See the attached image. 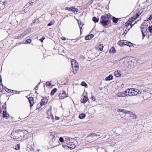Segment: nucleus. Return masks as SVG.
<instances>
[{
  "instance_id": "cd10ccee",
  "label": "nucleus",
  "mask_w": 152,
  "mask_h": 152,
  "mask_svg": "<svg viewBox=\"0 0 152 152\" xmlns=\"http://www.w3.org/2000/svg\"><path fill=\"white\" fill-rule=\"evenodd\" d=\"M75 10V7H70V8H68V7H67V10H69L70 11H72L74 12Z\"/></svg>"
},
{
  "instance_id": "473e14b6",
  "label": "nucleus",
  "mask_w": 152,
  "mask_h": 152,
  "mask_svg": "<svg viewBox=\"0 0 152 152\" xmlns=\"http://www.w3.org/2000/svg\"><path fill=\"white\" fill-rule=\"evenodd\" d=\"M28 34V33L27 31H25L21 35H22V37H24L26 36Z\"/></svg>"
},
{
  "instance_id": "f8f14e48",
  "label": "nucleus",
  "mask_w": 152,
  "mask_h": 152,
  "mask_svg": "<svg viewBox=\"0 0 152 152\" xmlns=\"http://www.w3.org/2000/svg\"><path fill=\"white\" fill-rule=\"evenodd\" d=\"M88 99L87 96H84L83 97V99L81 100V102L82 103H85L88 100Z\"/></svg>"
},
{
  "instance_id": "a878e982",
  "label": "nucleus",
  "mask_w": 152,
  "mask_h": 152,
  "mask_svg": "<svg viewBox=\"0 0 152 152\" xmlns=\"http://www.w3.org/2000/svg\"><path fill=\"white\" fill-rule=\"evenodd\" d=\"M110 51L111 53H115L116 52V50L115 48L113 47H112L110 48Z\"/></svg>"
},
{
  "instance_id": "2f4dec72",
  "label": "nucleus",
  "mask_w": 152,
  "mask_h": 152,
  "mask_svg": "<svg viewBox=\"0 0 152 152\" xmlns=\"http://www.w3.org/2000/svg\"><path fill=\"white\" fill-rule=\"evenodd\" d=\"M126 113L129 114L130 115V116L133 113L132 112L126 110V111H125V114H126Z\"/></svg>"
},
{
  "instance_id": "9d476101",
  "label": "nucleus",
  "mask_w": 152,
  "mask_h": 152,
  "mask_svg": "<svg viewBox=\"0 0 152 152\" xmlns=\"http://www.w3.org/2000/svg\"><path fill=\"white\" fill-rule=\"evenodd\" d=\"M65 91H64L62 93L59 94V96L60 99H62L66 97V94L65 93Z\"/></svg>"
},
{
  "instance_id": "c756f323",
  "label": "nucleus",
  "mask_w": 152,
  "mask_h": 152,
  "mask_svg": "<svg viewBox=\"0 0 152 152\" xmlns=\"http://www.w3.org/2000/svg\"><path fill=\"white\" fill-rule=\"evenodd\" d=\"M91 135H92L93 136H100V133H98V134H96L95 133H91Z\"/></svg>"
},
{
  "instance_id": "37998d69",
  "label": "nucleus",
  "mask_w": 152,
  "mask_h": 152,
  "mask_svg": "<svg viewBox=\"0 0 152 152\" xmlns=\"http://www.w3.org/2000/svg\"><path fill=\"white\" fill-rule=\"evenodd\" d=\"M68 140L69 141H72V140H73V139L72 138H71L69 137H67V142H68Z\"/></svg>"
},
{
  "instance_id": "f3484780",
  "label": "nucleus",
  "mask_w": 152,
  "mask_h": 152,
  "mask_svg": "<svg viewBox=\"0 0 152 152\" xmlns=\"http://www.w3.org/2000/svg\"><path fill=\"white\" fill-rule=\"evenodd\" d=\"M113 79V76L112 75H110L108 76L105 78L106 80H110Z\"/></svg>"
},
{
  "instance_id": "7ed1b4c3",
  "label": "nucleus",
  "mask_w": 152,
  "mask_h": 152,
  "mask_svg": "<svg viewBox=\"0 0 152 152\" xmlns=\"http://www.w3.org/2000/svg\"><path fill=\"white\" fill-rule=\"evenodd\" d=\"M128 61L125 58H122L118 62V66L119 67H125L128 66Z\"/></svg>"
},
{
  "instance_id": "4d7b16f0",
  "label": "nucleus",
  "mask_w": 152,
  "mask_h": 152,
  "mask_svg": "<svg viewBox=\"0 0 152 152\" xmlns=\"http://www.w3.org/2000/svg\"><path fill=\"white\" fill-rule=\"evenodd\" d=\"M79 27H80V32H81V29L82 28V27L80 26V25H79Z\"/></svg>"
},
{
  "instance_id": "774afa93",
  "label": "nucleus",
  "mask_w": 152,
  "mask_h": 152,
  "mask_svg": "<svg viewBox=\"0 0 152 152\" xmlns=\"http://www.w3.org/2000/svg\"><path fill=\"white\" fill-rule=\"evenodd\" d=\"M51 118H52V119L53 118V116H52H52H51Z\"/></svg>"
},
{
  "instance_id": "e433bc0d",
  "label": "nucleus",
  "mask_w": 152,
  "mask_h": 152,
  "mask_svg": "<svg viewBox=\"0 0 152 152\" xmlns=\"http://www.w3.org/2000/svg\"><path fill=\"white\" fill-rule=\"evenodd\" d=\"M31 39H29L26 40L25 43V44H26V43L30 44L31 43Z\"/></svg>"
},
{
  "instance_id": "a19ab883",
  "label": "nucleus",
  "mask_w": 152,
  "mask_h": 152,
  "mask_svg": "<svg viewBox=\"0 0 152 152\" xmlns=\"http://www.w3.org/2000/svg\"><path fill=\"white\" fill-rule=\"evenodd\" d=\"M59 141L61 142H64V138L62 137H61L59 138Z\"/></svg>"
},
{
  "instance_id": "4be33fe9",
  "label": "nucleus",
  "mask_w": 152,
  "mask_h": 152,
  "mask_svg": "<svg viewBox=\"0 0 152 152\" xmlns=\"http://www.w3.org/2000/svg\"><path fill=\"white\" fill-rule=\"evenodd\" d=\"M93 21L95 23H97L99 22V18H97L96 17H94L92 18Z\"/></svg>"
},
{
  "instance_id": "680f3d73",
  "label": "nucleus",
  "mask_w": 152,
  "mask_h": 152,
  "mask_svg": "<svg viewBox=\"0 0 152 152\" xmlns=\"http://www.w3.org/2000/svg\"><path fill=\"white\" fill-rule=\"evenodd\" d=\"M2 111L1 109V107H0V113H1V112H2Z\"/></svg>"
},
{
  "instance_id": "f257e3e1",
  "label": "nucleus",
  "mask_w": 152,
  "mask_h": 152,
  "mask_svg": "<svg viewBox=\"0 0 152 152\" xmlns=\"http://www.w3.org/2000/svg\"><path fill=\"white\" fill-rule=\"evenodd\" d=\"M23 130H19L12 133L11 137L16 141H20L23 139Z\"/></svg>"
},
{
  "instance_id": "864d4df0",
  "label": "nucleus",
  "mask_w": 152,
  "mask_h": 152,
  "mask_svg": "<svg viewBox=\"0 0 152 152\" xmlns=\"http://www.w3.org/2000/svg\"><path fill=\"white\" fill-rule=\"evenodd\" d=\"M59 119V117H57L56 116H55V119L56 120H58Z\"/></svg>"
},
{
  "instance_id": "49530a36",
  "label": "nucleus",
  "mask_w": 152,
  "mask_h": 152,
  "mask_svg": "<svg viewBox=\"0 0 152 152\" xmlns=\"http://www.w3.org/2000/svg\"><path fill=\"white\" fill-rule=\"evenodd\" d=\"M92 100L94 101H95L96 100V98L94 96H92Z\"/></svg>"
},
{
  "instance_id": "c85d7f7f",
  "label": "nucleus",
  "mask_w": 152,
  "mask_h": 152,
  "mask_svg": "<svg viewBox=\"0 0 152 152\" xmlns=\"http://www.w3.org/2000/svg\"><path fill=\"white\" fill-rule=\"evenodd\" d=\"M2 116L3 117L7 118V113L6 111H4L2 113Z\"/></svg>"
},
{
  "instance_id": "69168bd1",
  "label": "nucleus",
  "mask_w": 152,
  "mask_h": 152,
  "mask_svg": "<svg viewBox=\"0 0 152 152\" xmlns=\"http://www.w3.org/2000/svg\"><path fill=\"white\" fill-rule=\"evenodd\" d=\"M64 50H62V52H63V53L64 52Z\"/></svg>"
},
{
  "instance_id": "dca6fc26",
  "label": "nucleus",
  "mask_w": 152,
  "mask_h": 152,
  "mask_svg": "<svg viewBox=\"0 0 152 152\" xmlns=\"http://www.w3.org/2000/svg\"><path fill=\"white\" fill-rule=\"evenodd\" d=\"M141 14V13H137L136 14V16H134L132 18V20L133 21H134V20L136 19Z\"/></svg>"
},
{
  "instance_id": "603ef678",
  "label": "nucleus",
  "mask_w": 152,
  "mask_h": 152,
  "mask_svg": "<svg viewBox=\"0 0 152 152\" xmlns=\"http://www.w3.org/2000/svg\"><path fill=\"white\" fill-rule=\"evenodd\" d=\"M145 32L142 33V37H143L142 39H143L144 37H145Z\"/></svg>"
},
{
  "instance_id": "2eb2a0df",
  "label": "nucleus",
  "mask_w": 152,
  "mask_h": 152,
  "mask_svg": "<svg viewBox=\"0 0 152 152\" xmlns=\"http://www.w3.org/2000/svg\"><path fill=\"white\" fill-rule=\"evenodd\" d=\"M114 75L117 77H118L121 76V74L118 71H115L114 73Z\"/></svg>"
},
{
  "instance_id": "13d9d810",
  "label": "nucleus",
  "mask_w": 152,
  "mask_h": 152,
  "mask_svg": "<svg viewBox=\"0 0 152 152\" xmlns=\"http://www.w3.org/2000/svg\"><path fill=\"white\" fill-rule=\"evenodd\" d=\"M2 78H1V76H0V83L1 82H2Z\"/></svg>"
},
{
  "instance_id": "5701e85b",
  "label": "nucleus",
  "mask_w": 152,
  "mask_h": 152,
  "mask_svg": "<svg viewBox=\"0 0 152 152\" xmlns=\"http://www.w3.org/2000/svg\"><path fill=\"white\" fill-rule=\"evenodd\" d=\"M118 20H119V19L118 18H115L114 17H113V23H117Z\"/></svg>"
},
{
  "instance_id": "5fc2aeb1",
  "label": "nucleus",
  "mask_w": 152,
  "mask_h": 152,
  "mask_svg": "<svg viewBox=\"0 0 152 152\" xmlns=\"http://www.w3.org/2000/svg\"><path fill=\"white\" fill-rule=\"evenodd\" d=\"M33 3H34V2L32 1H30L29 2V4L31 6L32 5H33Z\"/></svg>"
},
{
  "instance_id": "f03ea898",
  "label": "nucleus",
  "mask_w": 152,
  "mask_h": 152,
  "mask_svg": "<svg viewBox=\"0 0 152 152\" xmlns=\"http://www.w3.org/2000/svg\"><path fill=\"white\" fill-rule=\"evenodd\" d=\"M112 19L111 15L105 14L101 16L100 18V23L103 26H107L110 24V20Z\"/></svg>"
},
{
  "instance_id": "09e8293b",
  "label": "nucleus",
  "mask_w": 152,
  "mask_h": 152,
  "mask_svg": "<svg viewBox=\"0 0 152 152\" xmlns=\"http://www.w3.org/2000/svg\"><path fill=\"white\" fill-rule=\"evenodd\" d=\"M151 19H152V15H150L149 18L148 20H150Z\"/></svg>"
},
{
  "instance_id": "bb28decb",
  "label": "nucleus",
  "mask_w": 152,
  "mask_h": 152,
  "mask_svg": "<svg viewBox=\"0 0 152 152\" xmlns=\"http://www.w3.org/2000/svg\"><path fill=\"white\" fill-rule=\"evenodd\" d=\"M129 89H127L124 92V94L125 96H127V95L129 96H131L129 94Z\"/></svg>"
},
{
  "instance_id": "338daca9",
  "label": "nucleus",
  "mask_w": 152,
  "mask_h": 152,
  "mask_svg": "<svg viewBox=\"0 0 152 152\" xmlns=\"http://www.w3.org/2000/svg\"><path fill=\"white\" fill-rule=\"evenodd\" d=\"M33 0L34 1H37V0Z\"/></svg>"
},
{
  "instance_id": "79ce46f5",
  "label": "nucleus",
  "mask_w": 152,
  "mask_h": 152,
  "mask_svg": "<svg viewBox=\"0 0 152 152\" xmlns=\"http://www.w3.org/2000/svg\"><path fill=\"white\" fill-rule=\"evenodd\" d=\"M45 84H46V86L48 87L51 85V83H50V82L49 81H47L46 83Z\"/></svg>"
},
{
  "instance_id": "bf43d9fd",
  "label": "nucleus",
  "mask_w": 152,
  "mask_h": 152,
  "mask_svg": "<svg viewBox=\"0 0 152 152\" xmlns=\"http://www.w3.org/2000/svg\"><path fill=\"white\" fill-rule=\"evenodd\" d=\"M62 147H63V148H65V147L66 148V145H62Z\"/></svg>"
},
{
  "instance_id": "72a5a7b5",
  "label": "nucleus",
  "mask_w": 152,
  "mask_h": 152,
  "mask_svg": "<svg viewBox=\"0 0 152 152\" xmlns=\"http://www.w3.org/2000/svg\"><path fill=\"white\" fill-rule=\"evenodd\" d=\"M54 23V21H51L48 24V26H52V25H53Z\"/></svg>"
},
{
  "instance_id": "a211bd4d",
  "label": "nucleus",
  "mask_w": 152,
  "mask_h": 152,
  "mask_svg": "<svg viewBox=\"0 0 152 152\" xmlns=\"http://www.w3.org/2000/svg\"><path fill=\"white\" fill-rule=\"evenodd\" d=\"M118 44L121 46H122L124 45L125 44V41H119Z\"/></svg>"
},
{
  "instance_id": "f704fd0d",
  "label": "nucleus",
  "mask_w": 152,
  "mask_h": 152,
  "mask_svg": "<svg viewBox=\"0 0 152 152\" xmlns=\"http://www.w3.org/2000/svg\"><path fill=\"white\" fill-rule=\"evenodd\" d=\"M11 23L13 25H15V24L18 23V21L16 20L15 19Z\"/></svg>"
},
{
  "instance_id": "6e6d98bb",
  "label": "nucleus",
  "mask_w": 152,
  "mask_h": 152,
  "mask_svg": "<svg viewBox=\"0 0 152 152\" xmlns=\"http://www.w3.org/2000/svg\"><path fill=\"white\" fill-rule=\"evenodd\" d=\"M66 38L64 37H62L61 38V39L63 40H66Z\"/></svg>"
},
{
  "instance_id": "6e6552de",
  "label": "nucleus",
  "mask_w": 152,
  "mask_h": 152,
  "mask_svg": "<svg viewBox=\"0 0 152 152\" xmlns=\"http://www.w3.org/2000/svg\"><path fill=\"white\" fill-rule=\"evenodd\" d=\"M136 64V62L135 60H129V61H128L127 67H129V66L130 67H133L134 66H135Z\"/></svg>"
},
{
  "instance_id": "ea45409f",
  "label": "nucleus",
  "mask_w": 152,
  "mask_h": 152,
  "mask_svg": "<svg viewBox=\"0 0 152 152\" xmlns=\"http://www.w3.org/2000/svg\"><path fill=\"white\" fill-rule=\"evenodd\" d=\"M125 111H126L125 110L119 109L118 110V111L120 112H123L125 113Z\"/></svg>"
},
{
  "instance_id": "4468645a",
  "label": "nucleus",
  "mask_w": 152,
  "mask_h": 152,
  "mask_svg": "<svg viewBox=\"0 0 152 152\" xmlns=\"http://www.w3.org/2000/svg\"><path fill=\"white\" fill-rule=\"evenodd\" d=\"M133 21L132 20V18L131 19V20H128L127 21V22L126 23V25H127L128 26H129V25H130L131 26V28H132L134 25L132 24V23Z\"/></svg>"
},
{
  "instance_id": "6ab92c4d",
  "label": "nucleus",
  "mask_w": 152,
  "mask_h": 152,
  "mask_svg": "<svg viewBox=\"0 0 152 152\" xmlns=\"http://www.w3.org/2000/svg\"><path fill=\"white\" fill-rule=\"evenodd\" d=\"M116 95L118 97H125L124 94V92H119Z\"/></svg>"
},
{
  "instance_id": "e2e57ef3",
  "label": "nucleus",
  "mask_w": 152,
  "mask_h": 152,
  "mask_svg": "<svg viewBox=\"0 0 152 152\" xmlns=\"http://www.w3.org/2000/svg\"><path fill=\"white\" fill-rule=\"evenodd\" d=\"M118 129H120V130H121V128H118Z\"/></svg>"
},
{
  "instance_id": "b1692460",
  "label": "nucleus",
  "mask_w": 152,
  "mask_h": 152,
  "mask_svg": "<svg viewBox=\"0 0 152 152\" xmlns=\"http://www.w3.org/2000/svg\"><path fill=\"white\" fill-rule=\"evenodd\" d=\"M57 91V89L56 88H53L51 91L50 92V94L51 95H53L55 94V93Z\"/></svg>"
},
{
  "instance_id": "20e7f679",
  "label": "nucleus",
  "mask_w": 152,
  "mask_h": 152,
  "mask_svg": "<svg viewBox=\"0 0 152 152\" xmlns=\"http://www.w3.org/2000/svg\"><path fill=\"white\" fill-rule=\"evenodd\" d=\"M71 62L73 73L75 74L77 73L79 69L78 64L75 60L72 61Z\"/></svg>"
},
{
  "instance_id": "c9c22d12",
  "label": "nucleus",
  "mask_w": 152,
  "mask_h": 152,
  "mask_svg": "<svg viewBox=\"0 0 152 152\" xmlns=\"http://www.w3.org/2000/svg\"><path fill=\"white\" fill-rule=\"evenodd\" d=\"M148 28L149 32L151 33H152V26H149Z\"/></svg>"
},
{
  "instance_id": "9b49d317",
  "label": "nucleus",
  "mask_w": 152,
  "mask_h": 152,
  "mask_svg": "<svg viewBox=\"0 0 152 152\" xmlns=\"http://www.w3.org/2000/svg\"><path fill=\"white\" fill-rule=\"evenodd\" d=\"M34 98L32 97H30L28 98V100L30 104V106L31 107H32L34 104Z\"/></svg>"
},
{
  "instance_id": "8fccbe9b",
  "label": "nucleus",
  "mask_w": 152,
  "mask_h": 152,
  "mask_svg": "<svg viewBox=\"0 0 152 152\" xmlns=\"http://www.w3.org/2000/svg\"><path fill=\"white\" fill-rule=\"evenodd\" d=\"M80 58H82V59H83L85 58L84 57L83 55H81L80 56Z\"/></svg>"
},
{
  "instance_id": "0e129e2a",
  "label": "nucleus",
  "mask_w": 152,
  "mask_h": 152,
  "mask_svg": "<svg viewBox=\"0 0 152 152\" xmlns=\"http://www.w3.org/2000/svg\"><path fill=\"white\" fill-rule=\"evenodd\" d=\"M0 86H3L2 84H0Z\"/></svg>"
},
{
  "instance_id": "a18cd8bd",
  "label": "nucleus",
  "mask_w": 152,
  "mask_h": 152,
  "mask_svg": "<svg viewBox=\"0 0 152 152\" xmlns=\"http://www.w3.org/2000/svg\"><path fill=\"white\" fill-rule=\"evenodd\" d=\"M45 39V38L44 37H42V38L40 39L39 40L42 42L43 40Z\"/></svg>"
},
{
  "instance_id": "412c9836",
  "label": "nucleus",
  "mask_w": 152,
  "mask_h": 152,
  "mask_svg": "<svg viewBox=\"0 0 152 152\" xmlns=\"http://www.w3.org/2000/svg\"><path fill=\"white\" fill-rule=\"evenodd\" d=\"M4 2L0 1V10L3 9L4 8Z\"/></svg>"
},
{
  "instance_id": "39448f33",
  "label": "nucleus",
  "mask_w": 152,
  "mask_h": 152,
  "mask_svg": "<svg viewBox=\"0 0 152 152\" xmlns=\"http://www.w3.org/2000/svg\"><path fill=\"white\" fill-rule=\"evenodd\" d=\"M129 94L131 96L137 95L139 93V90L137 88H132L129 89Z\"/></svg>"
},
{
  "instance_id": "0eeeda50",
  "label": "nucleus",
  "mask_w": 152,
  "mask_h": 152,
  "mask_svg": "<svg viewBox=\"0 0 152 152\" xmlns=\"http://www.w3.org/2000/svg\"><path fill=\"white\" fill-rule=\"evenodd\" d=\"M142 33H145L147 31V26L145 25V22H143L141 24L140 26Z\"/></svg>"
},
{
  "instance_id": "1a4fd4ad",
  "label": "nucleus",
  "mask_w": 152,
  "mask_h": 152,
  "mask_svg": "<svg viewBox=\"0 0 152 152\" xmlns=\"http://www.w3.org/2000/svg\"><path fill=\"white\" fill-rule=\"evenodd\" d=\"M75 147V145L73 142H69L68 143H67V147L70 149H74Z\"/></svg>"
},
{
  "instance_id": "3c124183",
  "label": "nucleus",
  "mask_w": 152,
  "mask_h": 152,
  "mask_svg": "<svg viewBox=\"0 0 152 152\" xmlns=\"http://www.w3.org/2000/svg\"><path fill=\"white\" fill-rule=\"evenodd\" d=\"M78 10H79L78 9L75 8V10L74 12H78Z\"/></svg>"
},
{
  "instance_id": "052dcab7",
  "label": "nucleus",
  "mask_w": 152,
  "mask_h": 152,
  "mask_svg": "<svg viewBox=\"0 0 152 152\" xmlns=\"http://www.w3.org/2000/svg\"><path fill=\"white\" fill-rule=\"evenodd\" d=\"M5 87V88H6V89H7V90H8V91H7V90H6V91L7 92H9V91H10V89H8V88H6V87Z\"/></svg>"
},
{
  "instance_id": "7c9ffc66",
  "label": "nucleus",
  "mask_w": 152,
  "mask_h": 152,
  "mask_svg": "<svg viewBox=\"0 0 152 152\" xmlns=\"http://www.w3.org/2000/svg\"><path fill=\"white\" fill-rule=\"evenodd\" d=\"M81 85L83 86H85L86 87H87V83L84 81H83L81 84Z\"/></svg>"
},
{
  "instance_id": "4c0bfd02",
  "label": "nucleus",
  "mask_w": 152,
  "mask_h": 152,
  "mask_svg": "<svg viewBox=\"0 0 152 152\" xmlns=\"http://www.w3.org/2000/svg\"><path fill=\"white\" fill-rule=\"evenodd\" d=\"M130 117H131L133 119H135L136 118L137 116L133 113L132 115L130 116Z\"/></svg>"
},
{
  "instance_id": "423d86ee",
  "label": "nucleus",
  "mask_w": 152,
  "mask_h": 152,
  "mask_svg": "<svg viewBox=\"0 0 152 152\" xmlns=\"http://www.w3.org/2000/svg\"><path fill=\"white\" fill-rule=\"evenodd\" d=\"M48 102V100L46 97H44L42 99L40 102V104H38L37 107H39L40 106H42L43 105L46 104Z\"/></svg>"
},
{
  "instance_id": "58836bf2",
  "label": "nucleus",
  "mask_w": 152,
  "mask_h": 152,
  "mask_svg": "<svg viewBox=\"0 0 152 152\" xmlns=\"http://www.w3.org/2000/svg\"><path fill=\"white\" fill-rule=\"evenodd\" d=\"M20 147V144H17L15 146V149L16 150H18L19 149Z\"/></svg>"
},
{
  "instance_id": "c03bdc74",
  "label": "nucleus",
  "mask_w": 152,
  "mask_h": 152,
  "mask_svg": "<svg viewBox=\"0 0 152 152\" xmlns=\"http://www.w3.org/2000/svg\"><path fill=\"white\" fill-rule=\"evenodd\" d=\"M99 46L102 47L101 48H99V50L101 51H102L103 50V46H102V45H99Z\"/></svg>"
},
{
  "instance_id": "de8ad7c7",
  "label": "nucleus",
  "mask_w": 152,
  "mask_h": 152,
  "mask_svg": "<svg viewBox=\"0 0 152 152\" xmlns=\"http://www.w3.org/2000/svg\"><path fill=\"white\" fill-rule=\"evenodd\" d=\"M93 2V1L92 0H91L89 1L88 4H89V5H90Z\"/></svg>"
},
{
  "instance_id": "393cba45",
  "label": "nucleus",
  "mask_w": 152,
  "mask_h": 152,
  "mask_svg": "<svg viewBox=\"0 0 152 152\" xmlns=\"http://www.w3.org/2000/svg\"><path fill=\"white\" fill-rule=\"evenodd\" d=\"M125 45L126 46H129V47H131L133 46V44L130 42H128L125 41Z\"/></svg>"
},
{
  "instance_id": "ddd939ff",
  "label": "nucleus",
  "mask_w": 152,
  "mask_h": 152,
  "mask_svg": "<svg viewBox=\"0 0 152 152\" xmlns=\"http://www.w3.org/2000/svg\"><path fill=\"white\" fill-rule=\"evenodd\" d=\"M94 36L93 34H91L85 37V39L86 40H89L91 39Z\"/></svg>"
},
{
  "instance_id": "aec40b11",
  "label": "nucleus",
  "mask_w": 152,
  "mask_h": 152,
  "mask_svg": "<svg viewBox=\"0 0 152 152\" xmlns=\"http://www.w3.org/2000/svg\"><path fill=\"white\" fill-rule=\"evenodd\" d=\"M86 116V115L84 113H82L80 114L79 117L80 119H84Z\"/></svg>"
}]
</instances>
